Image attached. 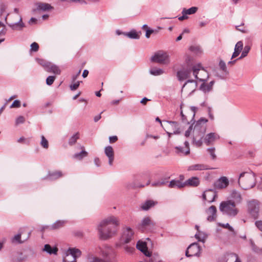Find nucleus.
I'll list each match as a JSON object with an SVG mask.
<instances>
[{"label": "nucleus", "instance_id": "f704fd0d", "mask_svg": "<svg viewBox=\"0 0 262 262\" xmlns=\"http://www.w3.org/2000/svg\"><path fill=\"white\" fill-rule=\"evenodd\" d=\"M26 259V256L23 255L22 253L17 252L13 256V261L14 262H21Z\"/></svg>", "mask_w": 262, "mask_h": 262}, {"label": "nucleus", "instance_id": "4be33fe9", "mask_svg": "<svg viewBox=\"0 0 262 262\" xmlns=\"http://www.w3.org/2000/svg\"><path fill=\"white\" fill-rule=\"evenodd\" d=\"M243 49V43L242 41H238L235 46L234 51L232 54L231 59H233V58L237 57L239 55V54L241 52V51H242Z\"/></svg>", "mask_w": 262, "mask_h": 262}, {"label": "nucleus", "instance_id": "3c124183", "mask_svg": "<svg viewBox=\"0 0 262 262\" xmlns=\"http://www.w3.org/2000/svg\"><path fill=\"white\" fill-rule=\"evenodd\" d=\"M150 257H151L150 260V262H161L160 257L158 255L155 254L154 255H152L151 254V256Z\"/></svg>", "mask_w": 262, "mask_h": 262}, {"label": "nucleus", "instance_id": "5fc2aeb1", "mask_svg": "<svg viewBox=\"0 0 262 262\" xmlns=\"http://www.w3.org/2000/svg\"><path fill=\"white\" fill-rule=\"evenodd\" d=\"M201 64H198L197 66H194L192 67L191 71L193 72V75H195V74H198L199 71L200 70Z\"/></svg>", "mask_w": 262, "mask_h": 262}, {"label": "nucleus", "instance_id": "dca6fc26", "mask_svg": "<svg viewBox=\"0 0 262 262\" xmlns=\"http://www.w3.org/2000/svg\"><path fill=\"white\" fill-rule=\"evenodd\" d=\"M219 138L220 137L217 134L210 133L208 134L204 138V142L206 145L209 146Z\"/></svg>", "mask_w": 262, "mask_h": 262}, {"label": "nucleus", "instance_id": "79ce46f5", "mask_svg": "<svg viewBox=\"0 0 262 262\" xmlns=\"http://www.w3.org/2000/svg\"><path fill=\"white\" fill-rule=\"evenodd\" d=\"M250 243L251 246L252 247V250L254 252H255L257 253L262 254V248H258L255 245L254 242L252 239L250 240Z\"/></svg>", "mask_w": 262, "mask_h": 262}, {"label": "nucleus", "instance_id": "13d9d810", "mask_svg": "<svg viewBox=\"0 0 262 262\" xmlns=\"http://www.w3.org/2000/svg\"><path fill=\"white\" fill-rule=\"evenodd\" d=\"M80 82H82V81H78L76 82H75V83H73L72 84H71L70 86L71 90L75 91L76 89H77L78 88L79 86V84H80Z\"/></svg>", "mask_w": 262, "mask_h": 262}, {"label": "nucleus", "instance_id": "de8ad7c7", "mask_svg": "<svg viewBox=\"0 0 262 262\" xmlns=\"http://www.w3.org/2000/svg\"><path fill=\"white\" fill-rule=\"evenodd\" d=\"M123 248L125 252L129 254L132 253L135 250L134 247L130 245H125Z\"/></svg>", "mask_w": 262, "mask_h": 262}, {"label": "nucleus", "instance_id": "c03bdc74", "mask_svg": "<svg viewBox=\"0 0 262 262\" xmlns=\"http://www.w3.org/2000/svg\"><path fill=\"white\" fill-rule=\"evenodd\" d=\"M38 62L39 64L42 66L44 68L46 71L47 70V69L48 68L49 66H50V62H48L46 60L41 59H38Z\"/></svg>", "mask_w": 262, "mask_h": 262}, {"label": "nucleus", "instance_id": "7ed1b4c3", "mask_svg": "<svg viewBox=\"0 0 262 262\" xmlns=\"http://www.w3.org/2000/svg\"><path fill=\"white\" fill-rule=\"evenodd\" d=\"M238 183L239 186L244 190L249 189L253 188L256 183V179L255 174L244 172L240 174Z\"/></svg>", "mask_w": 262, "mask_h": 262}, {"label": "nucleus", "instance_id": "0e129e2a", "mask_svg": "<svg viewBox=\"0 0 262 262\" xmlns=\"http://www.w3.org/2000/svg\"><path fill=\"white\" fill-rule=\"evenodd\" d=\"M244 25V23H242L240 25L236 26H235L236 30H237L239 31H241L242 33H246L247 32L246 30L244 28H242V27H243Z\"/></svg>", "mask_w": 262, "mask_h": 262}, {"label": "nucleus", "instance_id": "4468645a", "mask_svg": "<svg viewBox=\"0 0 262 262\" xmlns=\"http://www.w3.org/2000/svg\"><path fill=\"white\" fill-rule=\"evenodd\" d=\"M200 81L203 82L200 86V90L204 93L209 92L212 90L213 85L215 83L214 80L211 81L208 84L205 82L207 81L206 79H200Z\"/></svg>", "mask_w": 262, "mask_h": 262}, {"label": "nucleus", "instance_id": "864d4df0", "mask_svg": "<svg viewBox=\"0 0 262 262\" xmlns=\"http://www.w3.org/2000/svg\"><path fill=\"white\" fill-rule=\"evenodd\" d=\"M31 50L34 52H37L39 49V45L36 42H34L31 43Z\"/></svg>", "mask_w": 262, "mask_h": 262}, {"label": "nucleus", "instance_id": "69168bd1", "mask_svg": "<svg viewBox=\"0 0 262 262\" xmlns=\"http://www.w3.org/2000/svg\"><path fill=\"white\" fill-rule=\"evenodd\" d=\"M188 83H195V88L198 85V83L196 81H195L194 80H193V79H188L185 82V83L183 84V86H182V90H183V89L185 87V86L187 85V84Z\"/></svg>", "mask_w": 262, "mask_h": 262}, {"label": "nucleus", "instance_id": "cd10ccee", "mask_svg": "<svg viewBox=\"0 0 262 262\" xmlns=\"http://www.w3.org/2000/svg\"><path fill=\"white\" fill-rule=\"evenodd\" d=\"M166 122L171 125L172 129H173V134L175 135H179L181 133L180 127L179 123L177 121H166Z\"/></svg>", "mask_w": 262, "mask_h": 262}, {"label": "nucleus", "instance_id": "a18cd8bd", "mask_svg": "<svg viewBox=\"0 0 262 262\" xmlns=\"http://www.w3.org/2000/svg\"><path fill=\"white\" fill-rule=\"evenodd\" d=\"M41 142H40L41 146L45 148H48L49 147L48 141L46 139V138L43 135L41 136Z\"/></svg>", "mask_w": 262, "mask_h": 262}, {"label": "nucleus", "instance_id": "1a4fd4ad", "mask_svg": "<svg viewBox=\"0 0 262 262\" xmlns=\"http://www.w3.org/2000/svg\"><path fill=\"white\" fill-rule=\"evenodd\" d=\"M201 248L196 243H193L190 244L187 248L185 255L188 257L197 256L199 257L201 255Z\"/></svg>", "mask_w": 262, "mask_h": 262}, {"label": "nucleus", "instance_id": "e433bc0d", "mask_svg": "<svg viewBox=\"0 0 262 262\" xmlns=\"http://www.w3.org/2000/svg\"><path fill=\"white\" fill-rule=\"evenodd\" d=\"M198 10V8L196 7H192L188 9L186 8H184L182 11L186 14V16L187 15H191L195 13Z\"/></svg>", "mask_w": 262, "mask_h": 262}, {"label": "nucleus", "instance_id": "6e6552de", "mask_svg": "<svg viewBox=\"0 0 262 262\" xmlns=\"http://www.w3.org/2000/svg\"><path fill=\"white\" fill-rule=\"evenodd\" d=\"M81 251L78 249L69 248L63 257V262H76V258L81 255Z\"/></svg>", "mask_w": 262, "mask_h": 262}, {"label": "nucleus", "instance_id": "9d476101", "mask_svg": "<svg viewBox=\"0 0 262 262\" xmlns=\"http://www.w3.org/2000/svg\"><path fill=\"white\" fill-rule=\"evenodd\" d=\"M168 55L165 52L159 51L156 53L151 58V61L154 62L166 64L169 62Z\"/></svg>", "mask_w": 262, "mask_h": 262}, {"label": "nucleus", "instance_id": "473e14b6", "mask_svg": "<svg viewBox=\"0 0 262 262\" xmlns=\"http://www.w3.org/2000/svg\"><path fill=\"white\" fill-rule=\"evenodd\" d=\"M157 202H154L152 200H147L142 205L141 208L144 210H147L151 207L155 206Z\"/></svg>", "mask_w": 262, "mask_h": 262}, {"label": "nucleus", "instance_id": "2f4dec72", "mask_svg": "<svg viewBox=\"0 0 262 262\" xmlns=\"http://www.w3.org/2000/svg\"><path fill=\"white\" fill-rule=\"evenodd\" d=\"M226 262H241L237 254L230 253L227 255Z\"/></svg>", "mask_w": 262, "mask_h": 262}, {"label": "nucleus", "instance_id": "412c9836", "mask_svg": "<svg viewBox=\"0 0 262 262\" xmlns=\"http://www.w3.org/2000/svg\"><path fill=\"white\" fill-rule=\"evenodd\" d=\"M63 176L62 172L61 171H54L49 172L46 179L50 181L56 180Z\"/></svg>", "mask_w": 262, "mask_h": 262}, {"label": "nucleus", "instance_id": "338daca9", "mask_svg": "<svg viewBox=\"0 0 262 262\" xmlns=\"http://www.w3.org/2000/svg\"><path fill=\"white\" fill-rule=\"evenodd\" d=\"M154 32V30L149 28V29H147L145 33V37L147 38H149L150 36V35Z\"/></svg>", "mask_w": 262, "mask_h": 262}, {"label": "nucleus", "instance_id": "e2e57ef3", "mask_svg": "<svg viewBox=\"0 0 262 262\" xmlns=\"http://www.w3.org/2000/svg\"><path fill=\"white\" fill-rule=\"evenodd\" d=\"M207 150L209 152L211 156L212 157V159L214 160L216 159V155H215L214 151L215 148L214 147L208 148Z\"/></svg>", "mask_w": 262, "mask_h": 262}, {"label": "nucleus", "instance_id": "20e7f679", "mask_svg": "<svg viewBox=\"0 0 262 262\" xmlns=\"http://www.w3.org/2000/svg\"><path fill=\"white\" fill-rule=\"evenodd\" d=\"M229 184L228 179L225 176L217 179L213 183V188L207 189L203 191L201 196H206L210 195L211 196H217L216 189H225Z\"/></svg>", "mask_w": 262, "mask_h": 262}, {"label": "nucleus", "instance_id": "5701e85b", "mask_svg": "<svg viewBox=\"0 0 262 262\" xmlns=\"http://www.w3.org/2000/svg\"><path fill=\"white\" fill-rule=\"evenodd\" d=\"M36 10L38 11H46L53 9V7L49 4L44 3H37Z\"/></svg>", "mask_w": 262, "mask_h": 262}, {"label": "nucleus", "instance_id": "a19ab883", "mask_svg": "<svg viewBox=\"0 0 262 262\" xmlns=\"http://www.w3.org/2000/svg\"><path fill=\"white\" fill-rule=\"evenodd\" d=\"M164 71L162 69L160 68H153L150 70V73L155 76H158L162 74Z\"/></svg>", "mask_w": 262, "mask_h": 262}, {"label": "nucleus", "instance_id": "09e8293b", "mask_svg": "<svg viewBox=\"0 0 262 262\" xmlns=\"http://www.w3.org/2000/svg\"><path fill=\"white\" fill-rule=\"evenodd\" d=\"M12 242L13 243H17L19 244L22 243L23 242L21 241V234H17L15 235L12 238Z\"/></svg>", "mask_w": 262, "mask_h": 262}, {"label": "nucleus", "instance_id": "72a5a7b5", "mask_svg": "<svg viewBox=\"0 0 262 262\" xmlns=\"http://www.w3.org/2000/svg\"><path fill=\"white\" fill-rule=\"evenodd\" d=\"M203 137L204 136L196 137V135L194 134V136L192 138V144L198 147H201L203 144L202 139Z\"/></svg>", "mask_w": 262, "mask_h": 262}, {"label": "nucleus", "instance_id": "0eeeda50", "mask_svg": "<svg viewBox=\"0 0 262 262\" xmlns=\"http://www.w3.org/2000/svg\"><path fill=\"white\" fill-rule=\"evenodd\" d=\"M208 119L205 118H201L196 122L193 129V133L198 136H204L206 131Z\"/></svg>", "mask_w": 262, "mask_h": 262}, {"label": "nucleus", "instance_id": "393cba45", "mask_svg": "<svg viewBox=\"0 0 262 262\" xmlns=\"http://www.w3.org/2000/svg\"><path fill=\"white\" fill-rule=\"evenodd\" d=\"M168 186L170 188L181 189L185 186L184 182H182L181 181L177 180H171L168 184Z\"/></svg>", "mask_w": 262, "mask_h": 262}, {"label": "nucleus", "instance_id": "c756f323", "mask_svg": "<svg viewBox=\"0 0 262 262\" xmlns=\"http://www.w3.org/2000/svg\"><path fill=\"white\" fill-rule=\"evenodd\" d=\"M124 34L131 39H138L140 38V35L141 34V32H137L135 30L133 29L128 32L124 33Z\"/></svg>", "mask_w": 262, "mask_h": 262}, {"label": "nucleus", "instance_id": "c9c22d12", "mask_svg": "<svg viewBox=\"0 0 262 262\" xmlns=\"http://www.w3.org/2000/svg\"><path fill=\"white\" fill-rule=\"evenodd\" d=\"M207 236V235L205 233L200 231H198V232H197V233L195 234V237L198 239L199 241L202 242L203 243L205 242Z\"/></svg>", "mask_w": 262, "mask_h": 262}, {"label": "nucleus", "instance_id": "774afa93", "mask_svg": "<svg viewBox=\"0 0 262 262\" xmlns=\"http://www.w3.org/2000/svg\"><path fill=\"white\" fill-rule=\"evenodd\" d=\"M256 226L258 228L259 230L262 231V221H257L255 222V223Z\"/></svg>", "mask_w": 262, "mask_h": 262}, {"label": "nucleus", "instance_id": "58836bf2", "mask_svg": "<svg viewBox=\"0 0 262 262\" xmlns=\"http://www.w3.org/2000/svg\"><path fill=\"white\" fill-rule=\"evenodd\" d=\"M79 138V133H75L69 139V142H68L70 146H72V145H74Z\"/></svg>", "mask_w": 262, "mask_h": 262}, {"label": "nucleus", "instance_id": "f257e3e1", "mask_svg": "<svg viewBox=\"0 0 262 262\" xmlns=\"http://www.w3.org/2000/svg\"><path fill=\"white\" fill-rule=\"evenodd\" d=\"M119 225V219L111 215L102 221L98 226L97 229L99 238L106 240L115 236Z\"/></svg>", "mask_w": 262, "mask_h": 262}, {"label": "nucleus", "instance_id": "49530a36", "mask_svg": "<svg viewBox=\"0 0 262 262\" xmlns=\"http://www.w3.org/2000/svg\"><path fill=\"white\" fill-rule=\"evenodd\" d=\"M56 77L55 76H49L46 79V84L48 85H51L55 81Z\"/></svg>", "mask_w": 262, "mask_h": 262}, {"label": "nucleus", "instance_id": "ddd939ff", "mask_svg": "<svg viewBox=\"0 0 262 262\" xmlns=\"http://www.w3.org/2000/svg\"><path fill=\"white\" fill-rule=\"evenodd\" d=\"M153 226H154V223L150 218L148 216H146L138 224L137 228L142 232H144L148 227Z\"/></svg>", "mask_w": 262, "mask_h": 262}, {"label": "nucleus", "instance_id": "680f3d73", "mask_svg": "<svg viewBox=\"0 0 262 262\" xmlns=\"http://www.w3.org/2000/svg\"><path fill=\"white\" fill-rule=\"evenodd\" d=\"M230 196H241V194L239 191L233 189L230 191Z\"/></svg>", "mask_w": 262, "mask_h": 262}, {"label": "nucleus", "instance_id": "b1692460", "mask_svg": "<svg viewBox=\"0 0 262 262\" xmlns=\"http://www.w3.org/2000/svg\"><path fill=\"white\" fill-rule=\"evenodd\" d=\"M8 26L13 30H22L25 27V24L22 21V18L20 17L18 22L9 24Z\"/></svg>", "mask_w": 262, "mask_h": 262}, {"label": "nucleus", "instance_id": "8fccbe9b", "mask_svg": "<svg viewBox=\"0 0 262 262\" xmlns=\"http://www.w3.org/2000/svg\"><path fill=\"white\" fill-rule=\"evenodd\" d=\"M166 183H168L167 179L159 180L156 182L152 183V186H161L164 185Z\"/></svg>", "mask_w": 262, "mask_h": 262}, {"label": "nucleus", "instance_id": "bf43d9fd", "mask_svg": "<svg viewBox=\"0 0 262 262\" xmlns=\"http://www.w3.org/2000/svg\"><path fill=\"white\" fill-rule=\"evenodd\" d=\"M219 225L223 228L228 229V230L231 232H234V229L228 223L225 224L220 223Z\"/></svg>", "mask_w": 262, "mask_h": 262}, {"label": "nucleus", "instance_id": "6e6d98bb", "mask_svg": "<svg viewBox=\"0 0 262 262\" xmlns=\"http://www.w3.org/2000/svg\"><path fill=\"white\" fill-rule=\"evenodd\" d=\"M20 101L18 100H15L10 106V108H18L20 106Z\"/></svg>", "mask_w": 262, "mask_h": 262}, {"label": "nucleus", "instance_id": "39448f33", "mask_svg": "<svg viewBox=\"0 0 262 262\" xmlns=\"http://www.w3.org/2000/svg\"><path fill=\"white\" fill-rule=\"evenodd\" d=\"M150 174L148 172L139 174L135 176L134 182L127 184V189L142 188L150 184Z\"/></svg>", "mask_w": 262, "mask_h": 262}, {"label": "nucleus", "instance_id": "f03ea898", "mask_svg": "<svg viewBox=\"0 0 262 262\" xmlns=\"http://www.w3.org/2000/svg\"><path fill=\"white\" fill-rule=\"evenodd\" d=\"M101 255L102 258L89 254L86 257V262H117L114 250L110 247H104L101 250Z\"/></svg>", "mask_w": 262, "mask_h": 262}, {"label": "nucleus", "instance_id": "f3484780", "mask_svg": "<svg viewBox=\"0 0 262 262\" xmlns=\"http://www.w3.org/2000/svg\"><path fill=\"white\" fill-rule=\"evenodd\" d=\"M136 247L146 256L150 257L151 256V253L148 250L145 242L139 241L137 244Z\"/></svg>", "mask_w": 262, "mask_h": 262}, {"label": "nucleus", "instance_id": "6ab92c4d", "mask_svg": "<svg viewBox=\"0 0 262 262\" xmlns=\"http://www.w3.org/2000/svg\"><path fill=\"white\" fill-rule=\"evenodd\" d=\"M208 215L207 220L209 222L214 221L216 218V208L214 206H210L206 211Z\"/></svg>", "mask_w": 262, "mask_h": 262}, {"label": "nucleus", "instance_id": "603ef678", "mask_svg": "<svg viewBox=\"0 0 262 262\" xmlns=\"http://www.w3.org/2000/svg\"><path fill=\"white\" fill-rule=\"evenodd\" d=\"M174 148L176 149V152L178 154L182 155H187L185 154V151L184 150L183 147L181 146H176Z\"/></svg>", "mask_w": 262, "mask_h": 262}, {"label": "nucleus", "instance_id": "aec40b11", "mask_svg": "<svg viewBox=\"0 0 262 262\" xmlns=\"http://www.w3.org/2000/svg\"><path fill=\"white\" fill-rule=\"evenodd\" d=\"M199 178L193 177L184 182L185 186L197 187L200 184Z\"/></svg>", "mask_w": 262, "mask_h": 262}, {"label": "nucleus", "instance_id": "4d7b16f0", "mask_svg": "<svg viewBox=\"0 0 262 262\" xmlns=\"http://www.w3.org/2000/svg\"><path fill=\"white\" fill-rule=\"evenodd\" d=\"M189 50L195 53H199L201 51L200 47L195 46H191L189 48Z\"/></svg>", "mask_w": 262, "mask_h": 262}, {"label": "nucleus", "instance_id": "4c0bfd02", "mask_svg": "<svg viewBox=\"0 0 262 262\" xmlns=\"http://www.w3.org/2000/svg\"><path fill=\"white\" fill-rule=\"evenodd\" d=\"M88 155V153L85 150H83L75 154L73 156V158L81 160L83 158L86 157Z\"/></svg>", "mask_w": 262, "mask_h": 262}, {"label": "nucleus", "instance_id": "c85d7f7f", "mask_svg": "<svg viewBox=\"0 0 262 262\" xmlns=\"http://www.w3.org/2000/svg\"><path fill=\"white\" fill-rule=\"evenodd\" d=\"M67 223V220H58L51 226L50 228L53 230L59 229L63 227Z\"/></svg>", "mask_w": 262, "mask_h": 262}, {"label": "nucleus", "instance_id": "bb28decb", "mask_svg": "<svg viewBox=\"0 0 262 262\" xmlns=\"http://www.w3.org/2000/svg\"><path fill=\"white\" fill-rule=\"evenodd\" d=\"M46 71L57 75H59L61 73V70L59 67L51 62L50 63V66H49L48 68L47 69Z\"/></svg>", "mask_w": 262, "mask_h": 262}, {"label": "nucleus", "instance_id": "f8f14e48", "mask_svg": "<svg viewBox=\"0 0 262 262\" xmlns=\"http://www.w3.org/2000/svg\"><path fill=\"white\" fill-rule=\"evenodd\" d=\"M134 233L133 230L129 227H126L123 229L122 235L120 239L121 244L129 243L134 237Z\"/></svg>", "mask_w": 262, "mask_h": 262}, {"label": "nucleus", "instance_id": "ea45409f", "mask_svg": "<svg viewBox=\"0 0 262 262\" xmlns=\"http://www.w3.org/2000/svg\"><path fill=\"white\" fill-rule=\"evenodd\" d=\"M250 47L248 45H246L244 48V49L242 52L241 55L237 58V59H241L246 57L250 50Z\"/></svg>", "mask_w": 262, "mask_h": 262}, {"label": "nucleus", "instance_id": "37998d69", "mask_svg": "<svg viewBox=\"0 0 262 262\" xmlns=\"http://www.w3.org/2000/svg\"><path fill=\"white\" fill-rule=\"evenodd\" d=\"M219 66L221 70H222L226 75L228 74L225 62L223 60H220Z\"/></svg>", "mask_w": 262, "mask_h": 262}, {"label": "nucleus", "instance_id": "a211bd4d", "mask_svg": "<svg viewBox=\"0 0 262 262\" xmlns=\"http://www.w3.org/2000/svg\"><path fill=\"white\" fill-rule=\"evenodd\" d=\"M104 152L108 158L109 165H112L114 159V152L113 147L111 146H106L104 149Z\"/></svg>", "mask_w": 262, "mask_h": 262}, {"label": "nucleus", "instance_id": "9b49d317", "mask_svg": "<svg viewBox=\"0 0 262 262\" xmlns=\"http://www.w3.org/2000/svg\"><path fill=\"white\" fill-rule=\"evenodd\" d=\"M248 211L254 218H256L259 211V202L256 200H252L248 201Z\"/></svg>", "mask_w": 262, "mask_h": 262}, {"label": "nucleus", "instance_id": "a878e982", "mask_svg": "<svg viewBox=\"0 0 262 262\" xmlns=\"http://www.w3.org/2000/svg\"><path fill=\"white\" fill-rule=\"evenodd\" d=\"M42 250L50 255H56L58 249L56 247H52L49 244H46Z\"/></svg>", "mask_w": 262, "mask_h": 262}, {"label": "nucleus", "instance_id": "052dcab7", "mask_svg": "<svg viewBox=\"0 0 262 262\" xmlns=\"http://www.w3.org/2000/svg\"><path fill=\"white\" fill-rule=\"evenodd\" d=\"M25 121V119L24 116H19L18 117L15 121L16 124H19L23 123Z\"/></svg>", "mask_w": 262, "mask_h": 262}, {"label": "nucleus", "instance_id": "2eb2a0df", "mask_svg": "<svg viewBox=\"0 0 262 262\" xmlns=\"http://www.w3.org/2000/svg\"><path fill=\"white\" fill-rule=\"evenodd\" d=\"M191 69H183L179 70L177 73V76L179 81H183L190 77Z\"/></svg>", "mask_w": 262, "mask_h": 262}, {"label": "nucleus", "instance_id": "423d86ee", "mask_svg": "<svg viewBox=\"0 0 262 262\" xmlns=\"http://www.w3.org/2000/svg\"><path fill=\"white\" fill-rule=\"evenodd\" d=\"M235 207L234 202L231 201L222 202L220 206V210L229 216H234L238 213V210Z\"/></svg>", "mask_w": 262, "mask_h": 262}, {"label": "nucleus", "instance_id": "7c9ffc66", "mask_svg": "<svg viewBox=\"0 0 262 262\" xmlns=\"http://www.w3.org/2000/svg\"><path fill=\"white\" fill-rule=\"evenodd\" d=\"M206 165L201 164H196L189 166L187 170L188 171H195V170H202L205 169H207Z\"/></svg>", "mask_w": 262, "mask_h": 262}]
</instances>
